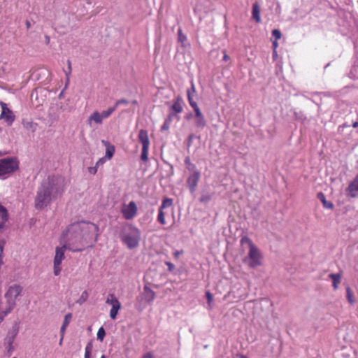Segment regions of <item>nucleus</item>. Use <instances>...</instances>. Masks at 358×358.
Masks as SVG:
<instances>
[{
  "label": "nucleus",
  "instance_id": "1",
  "mask_svg": "<svg viewBox=\"0 0 358 358\" xmlns=\"http://www.w3.org/2000/svg\"><path fill=\"white\" fill-rule=\"evenodd\" d=\"M98 227L90 222H80L71 224L60 238V244H65L68 250L81 251L92 238V234L98 231Z\"/></svg>",
  "mask_w": 358,
  "mask_h": 358
},
{
  "label": "nucleus",
  "instance_id": "2",
  "mask_svg": "<svg viewBox=\"0 0 358 358\" xmlns=\"http://www.w3.org/2000/svg\"><path fill=\"white\" fill-rule=\"evenodd\" d=\"M65 180L60 176H49L38 187L35 198V207L38 210L46 208L64 192Z\"/></svg>",
  "mask_w": 358,
  "mask_h": 358
},
{
  "label": "nucleus",
  "instance_id": "3",
  "mask_svg": "<svg viewBox=\"0 0 358 358\" xmlns=\"http://www.w3.org/2000/svg\"><path fill=\"white\" fill-rule=\"evenodd\" d=\"M240 243L242 245L248 244L249 247L248 256L244 259V262L248 263V266L252 268L261 266L262 255L252 240L248 236H243L241 238Z\"/></svg>",
  "mask_w": 358,
  "mask_h": 358
},
{
  "label": "nucleus",
  "instance_id": "4",
  "mask_svg": "<svg viewBox=\"0 0 358 358\" xmlns=\"http://www.w3.org/2000/svg\"><path fill=\"white\" fill-rule=\"evenodd\" d=\"M122 240L129 248H136L140 241L139 230L130 224L126 226L122 235Z\"/></svg>",
  "mask_w": 358,
  "mask_h": 358
},
{
  "label": "nucleus",
  "instance_id": "5",
  "mask_svg": "<svg viewBox=\"0 0 358 358\" xmlns=\"http://www.w3.org/2000/svg\"><path fill=\"white\" fill-rule=\"evenodd\" d=\"M19 160L15 157H8L0 159V176L10 175L19 169Z\"/></svg>",
  "mask_w": 358,
  "mask_h": 358
},
{
  "label": "nucleus",
  "instance_id": "6",
  "mask_svg": "<svg viewBox=\"0 0 358 358\" xmlns=\"http://www.w3.org/2000/svg\"><path fill=\"white\" fill-rule=\"evenodd\" d=\"M22 287L17 284L10 286L5 294V299L8 304L15 306L16 299L21 294Z\"/></svg>",
  "mask_w": 358,
  "mask_h": 358
},
{
  "label": "nucleus",
  "instance_id": "7",
  "mask_svg": "<svg viewBox=\"0 0 358 358\" xmlns=\"http://www.w3.org/2000/svg\"><path fill=\"white\" fill-rule=\"evenodd\" d=\"M138 211L136 203L131 201L129 203H123L121 208V213L125 220H130L134 219Z\"/></svg>",
  "mask_w": 358,
  "mask_h": 358
},
{
  "label": "nucleus",
  "instance_id": "8",
  "mask_svg": "<svg viewBox=\"0 0 358 358\" xmlns=\"http://www.w3.org/2000/svg\"><path fill=\"white\" fill-rule=\"evenodd\" d=\"M138 140L142 144V153L141 158L143 161H146L148 157V150H149V138L146 131L141 130L138 134Z\"/></svg>",
  "mask_w": 358,
  "mask_h": 358
},
{
  "label": "nucleus",
  "instance_id": "9",
  "mask_svg": "<svg viewBox=\"0 0 358 358\" xmlns=\"http://www.w3.org/2000/svg\"><path fill=\"white\" fill-rule=\"evenodd\" d=\"M1 113L0 119L3 120L8 125L10 126L15 120L13 113L7 107L6 103L1 102Z\"/></svg>",
  "mask_w": 358,
  "mask_h": 358
},
{
  "label": "nucleus",
  "instance_id": "10",
  "mask_svg": "<svg viewBox=\"0 0 358 358\" xmlns=\"http://www.w3.org/2000/svg\"><path fill=\"white\" fill-rule=\"evenodd\" d=\"M173 204V200L171 199H165L162 204L158 214V221L165 225L166 222L165 220V215L167 213L166 209L170 208Z\"/></svg>",
  "mask_w": 358,
  "mask_h": 358
},
{
  "label": "nucleus",
  "instance_id": "11",
  "mask_svg": "<svg viewBox=\"0 0 358 358\" xmlns=\"http://www.w3.org/2000/svg\"><path fill=\"white\" fill-rule=\"evenodd\" d=\"M200 178V173L198 171H195L192 174H191L187 180V183L189 190L192 192H194L196 189V187L198 185L199 180Z\"/></svg>",
  "mask_w": 358,
  "mask_h": 358
},
{
  "label": "nucleus",
  "instance_id": "12",
  "mask_svg": "<svg viewBox=\"0 0 358 358\" xmlns=\"http://www.w3.org/2000/svg\"><path fill=\"white\" fill-rule=\"evenodd\" d=\"M61 247H57L55 248V255L54 258V263L57 264H61L62 261L64 259V252L66 250H68V247L65 244H61Z\"/></svg>",
  "mask_w": 358,
  "mask_h": 358
},
{
  "label": "nucleus",
  "instance_id": "13",
  "mask_svg": "<svg viewBox=\"0 0 358 358\" xmlns=\"http://www.w3.org/2000/svg\"><path fill=\"white\" fill-rule=\"evenodd\" d=\"M103 119L99 114V111H94L93 113L90 115L88 117L87 122L90 127H93L96 124H101L103 122Z\"/></svg>",
  "mask_w": 358,
  "mask_h": 358
},
{
  "label": "nucleus",
  "instance_id": "14",
  "mask_svg": "<svg viewBox=\"0 0 358 358\" xmlns=\"http://www.w3.org/2000/svg\"><path fill=\"white\" fill-rule=\"evenodd\" d=\"M15 306L8 304L7 302L5 304L0 305V324L4 318L12 312Z\"/></svg>",
  "mask_w": 358,
  "mask_h": 358
},
{
  "label": "nucleus",
  "instance_id": "15",
  "mask_svg": "<svg viewBox=\"0 0 358 358\" xmlns=\"http://www.w3.org/2000/svg\"><path fill=\"white\" fill-rule=\"evenodd\" d=\"M347 191L351 197L357 196L358 194V174L355 176L354 180L349 184Z\"/></svg>",
  "mask_w": 358,
  "mask_h": 358
},
{
  "label": "nucleus",
  "instance_id": "16",
  "mask_svg": "<svg viewBox=\"0 0 358 358\" xmlns=\"http://www.w3.org/2000/svg\"><path fill=\"white\" fill-rule=\"evenodd\" d=\"M196 91H187V96L190 106L193 108L195 112V116L201 115V110L196 103V102L194 100V94Z\"/></svg>",
  "mask_w": 358,
  "mask_h": 358
},
{
  "label": "nucleus",
  "instance_id": "17",
  "mask_svg": "<svg viewBox=\"0 0 358 358\" xmlns=\"http://www.w3.org/2000/svg\"><path fill=\"white\" fill-rule=\"evenodd\" d=\"M102 144L106 147V155L104 157H106L108 160L110 159L115 153V147L111 145L108 141L102 140Z\"/></svg>",
  "mask_w": 358,
  "mask_h": 358
},
{
  "label": "nucleus",
  "instance_id": "18",
  "mask_svg": "<svg viewBox=\"0 0 358 358\" xmlns=\"http://www.w3.org/2000/svg\"><path fill=\"white\" fill-rule=\"evenodd\" d=\"M8 220V215L5 207L0 204V230L4 228Z\"/></svg>",
  "mask_w": 358,
  "mask_h": 358
},
{
  "label": "nucleus",
  "instance_id": "19",
  "mask_svg": "<svg viewBox=\"0 0 358 358\" xmlns=\"http://www.w3.org/2000/svg\"><path fill=\"white\" fill-rule=\"evenodd\" d=\"M182 106H183L182 99L180 97H178L171 106L172 112H174L176 114L180 113L182 111V108H183Z\"/></svg>",
  "mask_w": 358,
  "mask_h": 358
},
{
  "label": "nucleus",
  "instance_id": "20",
  "mask_svg": "<svg viewBox=\"0 0 358 358\" xmlns=\"http://www.w3.org/2000/svg\"><path fill=\"white\" fill-rule=\"evenodd\" d=\"M252 17L256 22L259 23L261 22L260 7L257 3H255L252 5Z\"/></svg>",
  "mask_w": 358,
  "mask_h": 358
},
{
  "label": "nucleus",
  "instance_id": "21",
  "mask_svg": "<svg viewBox=\"0 0 358 358\" xmlns=\"http://www.w3.org/2000/svg\"><path fill=\"white\" fill-rule=\"evenodd\" d=\"M71 318H72V314L71 313H68L65 315L64 317V320L63 321V324L60 328V334L62 335V336H64V333L66 331V327H68V325L69 324L71 320Z\"/></svg>",
  "mask_w": 358,
  "mask_h": 358
},
{
  "label": "nucleus",
  "instance_id": "22",
  "mask_svg": "<svg viewBox=\"0 0 358 358\" xmlns=\"http://www.w3.org/2000/svg\"><path fill=\"white\" fill-rule=\"evenodd\" d=\"M329 277L333 281V287L335 290H336L338 287V284L341 282V273H330Z\"/></svg>",
  "mask_w": 358,
  "mask_h": 358
},
{
  "label": "nucleus",
  "instance_id": "23",
  "mask_svg": "<svg viewBox=\"0 0 358 358\" xmlns=\"http://www.w3.org/2000/svg\"><path fill=\"white\" fill-rule=\"evenodd\" d=\"M317 198L321 201L324 208L328 209H332L334 208V204L331 202L327 201L325 196L322 192L317 194Z\"/></svg>",
  "mask_w": 358,
  "mask_h": 358
},
{
  "label": "nucleus",
  "instance_id": "24",
  "mask_svg": "<svg viewBox=\"0 0 358 358\" xmlns=\"http://www.w3.org/2000/svg\"><path fill=\"white\" fill-rule=\"evenodd\" d=\"M178 42L181 44L182 47L187 48L189 45L186 36L182 33L181 29H178Z\"/></svg>",
  "mask_w": 358,
  "mask_h": 358
},
{
  "label": "nucleus",
  "instance_id": "25",
  "mask_svg": "<svg viewBox=\"0 0 358 358\" xmlns=\"http://www.w3.org/2000/svg\"><path fill=\"white\" fill-rule=\"evenodd\" d=\"M106 303L111 305V306L121 305L118 299L113 294H108L106 301Z\"/></svg>",
  "mask_w": 358,
  "mask_h": 358
},
{
  "label": "nucleus",
  "instance_id": "26",
  "mask_svg": "<svg viewBox=\"0 0 358 358\" xmlns=\"http://www.w3.org/2000/svg\"><path fill=\"white\" fill-rule=\"evenodd\" d=\"M346 299L350 305H353L355 302V298L352 289L349 287H346Z\"/></svg>",
  "mask_w": 358,
  "mask_h": 358
},
{
  "label": "nucleus",
  "instance_id": "27",
  "mask_svg": "<svg viewBox=\"0 0 358 358\" xmlns=\"http://www.w3.org/2000/svg\"><path fill=\"white\" fill-rule=\"evenodd\" d=\"M144 297L148 301L153 300L155 298V292L152 291L147 285L144 287Z\"/></svg>",
  "mask_w": 358,
  "mask_h": 358
},
{
  "label": "nucleus",
  "instance_id": "28",
  "mask_svg": "<svg viewBox=\"0 0 358 358\" xmlns=\"http://www.w3.org/2000/svg\"><path fill=\"white\" fill-rule=\"evenodd\" d=\"M116 106L110 107L106 110H103L99 113L103 120L106 119L110 116V115L115 110Z\"/></svg>",
  "mask_w": 358,
  "mask_h": 358
},
{
  "label": "nucleus",
  "instance_id": "29",
  "mask_svg": "<svg viewBox=\"0 0 358 358\" xmlns=\"http://www.w3.org/2000/svg\"><path fill=\"white\" fill-rule=\"evenodd\" d=\"M121 308V305L112 306L110 310V317L112 320H115L119 310Z\"/></svg>",
  "mask_w": 358,
  "mask_h": 358
},
{
  "label": "nucleus",
  "instance_id": "30",
  "mask_svg": "<svg viewBox=\"0 0 358 358\" xmlns=\"http://www.w3.org/2000/svg\"><path fill=\"white\" fill-rule=\"evenodd\" d=\"M185 164L187 166V169L190 171H192L193 173L195 171H197L196 169V166L195 164H192L191 162V160H190V158L189 157H187L185 159Z\"/></svg>",
  "mask_w": 358,
  "mask_h": 358
},
{
  "label": "nucleus",
  "instance_id": "31",
  "mask_svg": "<svg viewBox=\"0 0 358 358\" xmlns=\"http://www.w3.org/2000/svg\"><path fill=\"white\" fill-rule=\"evenodd\" d=\"M196 117L198 118V120L196 122V125L198 127H204L206 126V121H205L204 117L202 115V113H201L200 116H196Z\"/></svg>",
  "mask_w": 358,
  "mask_h": 358
},
{
  "label": "nucleus",
  "instance_id": "32",
  "mask_svg": "<svg viewBox=\"0 0 358 358\" xmlns=\"http://www.w3.org/2000/svg\"><path fill=\"white\" fill-rule=\"evenodd\" d=\"M96 335H97V339L99 340L100 341H103V338L106 335L104 329L103 327H100L98 330Z\"/></svg>",
  "mask_w": 358,
  "mask_h": 358
},
{
  "label": "nucleus",
  "instance_id": "33",
  "mask_svg": "<svg viewBox=\"0 0 358 358\" xmlns=\"http://www.w3.org/2000/svg\"><path fill=\"white\" fill-rule=\"evenodd\" d=\"M5 245V241L3 240L0 241V266L3 264V248Z\"/></svg>",
  "mask_w": 358,
  "mask_h": 358
},
{
  "label": "nucleus",
  "instance_id": "34",
  "mask_svg": "<svg viewBox=\"0 0 358 358\" xmlns=\"http://www.w3.org/2000/svg\"><path fill=\"white\" fill-rule=\"evenodd\" d=\"M173 116V115L172 114H170L169 118L165 121L164 124L162 126V130H167L169 128V123Z\"/></svg>",
  "mask_w": 358,
  "mask_h": 358
},
{
  "label": "nucleus",
  "instance_id": "35",
  "mask_svg": "<svg viewBox=\"0 0 358 358\" xmlns=\"http://www.w3.org/2000/svg\"><path fill=\"white\" fill-rule=\"evenodd\" d=\"M92 349V346L91 343H88L85 347V357H90Z\"/></svg>",
  "mask_w": 358,
  "mask_h": 358
},
{
  "label": "nucleus",
  "instance_id": "36",
  "mask_svg": "<svg viewBox=\"0 0 358 358\" xmlns=\"http://www.w3.org/2000/svg\"><path fill=\"white\" fill-rule=\"evenodd\" d=\"M54 274L57 276L60 274V272L62 271L61 264H57L56 263H54Z\"/></svg>",
  "mask_w": 358,
  "mask_h": 358
},
{
  "label": "nucleus",
  "instance_id": "37",
  "mask_svg": "<svg viewBox=\"0 0 358 358\" xmlns=\"http://www.w3.org/2000/svg\"><path fill=\"white\" fill-rule=\"evenodd\" d=\"M14 338L15 335L8 338V352H11L13 350V343L14 341Z\"/></svg>",
  "mask_w": 358,
  "mask_h": 358
},
{
  "label": "nucleus",
  "instance_id": "38",
  "mask_svg": "<svg viewBox=\"0 0 358 358\" xmlns=\"http://www.w3.org/2000/svg\"><path fill=\"white\" fill-rule=\"evenodd\" d=\"M88 297V293L85 291L82 293L80 299L78 300V303H82L83 302L85 301Z\"/></svg>",
  "mask_w": 358,
  "mask_h": 358
},
{
  "label": "nucleus",
  "instance_id": "39",
  "mask_svg": "<svg viewBox=\"0 0 358 358\" xmlns=\"http://www.w3.org/2000/svg\"><path fill=\"white\" fill-rule=\"evenodd\" d=\"M272 35L275 37V40H278L281 38V33L278 29H273L272 31Z\"/></svg>",
  "mask_w": 358,
  "mask_h": 358
},
{
  "label": "nucleus",
  "instance_id": "40",
  "mask_svg": "<svg viewBox=\"0 0 358 358\" xmlns=\"http://www.w3.org/2000/svg\"><path fill=\"white\" fill-rule=\"evenodd\" d=\"M106 160H108L106 159V157H101L100 158L96 163V166L99 168L100 166L103 165V164L106 163Z\"/></svg>",
  "mask_w": 358,
  "mask_h": 358
},
{
  "label": "nucleus",
  "instance_id": "41",
  "mask_svg": "<svg viewBox=\"0 0 358 358\" xmlns=\"http://www.w3.org/2000/svg\"><path fill=\"white\" fill-rule=\"evenodd\" d=\"M67 64H68V70L67 71H65V74L67 78H69V75L71 74V71H72V69H71V62L70 60H68L67 61Z\"/></svg>",
  "mask_w": 358,
  "mask_h": 358
},
{
  "label": "nucleus",
  "instance_id": "42",
  "mask_svg": "<svg viewBox=\"0 0 358 358\" xmlns=\"http://www.w3.org/2000/svg\"><path fill=\"white\" fill-rule=\"evenodd\" d=\"M206 296L208 299V303L209 306H210L211 302L213 301V294L210 292H206Z\"/></svg>",
  "mask_w": 358,
  "mask_h": 358
},
{
  "label": "nucleus",
  "instance_id": "43",
  "mask_svg": "<svg viewBox=\"0 0 358 358\" xmlns=\"http://www.w3.org/2000/svg\"><path fill=\"white\" fill-rule=\"evenodd\" d=\"M358 70V66H354L351 70V74L353 78H358V73L357 72Z\"/></svg>",
  "mask_w": 358,
  "mask_h": 358
},
{
  "label": "nucleus",
  "instance_id": "44",
  "mask_svg": "<svg viewBox=\"0 0 358 358\" xmlns=\"http://www.w3.org/2000/svg\"><path fill=\"white\" fill-rule=\"evenodd\" d=\"M97 170H98V167L96 165L94 166L88 168V171L92 175H95L97 172Z\"/></svg>",
  "mask_w": 358,
  "mask_h": 358
},
{
  "label": "nucleus",
  "instance_id": "45",
  "mask_svg": "<svg viewBox=\"0 0 358 358\" xmlns=\"http://www.w3.org/2000/svg\"><path fill=\"white\" fill-rule=\"evenodd\" d=\"M210 196L209 195H207V196H203L201 197L200 199V201L201 202H206V201H208L210 200Z\"/></svg>",
  "mask_w": 358,
  "mask_h": 358
},
{
  "label": "nucleus",
  "instance_id": "46",
  "mask_svg": "<svg viewBox=\"0 0 358 358\" xmlns=\"http://www.w3.org/2000/svg\"><path fill=\"white\" fill-rule=\"evenodd\" d=\"M166 264L168 266L169 270L170 271H172L175 268L174 265L171 262H166Z\"/></svg>",
  "mask_w": 358,
  "mask_h": 358
},
{
  "label": "nucleus",
  "instance_id": "47",
  "mask_svg": "<svg viewBox=\"0 0 358 358\" xmlns=\"http://www.w3.org/2000/svg\"><path fill=\"white\" fill-rule=\"evenodd\" d=\"M122 103H127V101L125 100V99H121V100H119L116 102V104L115 106H117L118 105L120 104H122Z\"/></svg>",
  "mask_w": 358,
  "mask_h": 358
},
{
  "label": "nucleus",
  "instance_id": "48",
  "mask_svg": "<svg viewBox=\"0 0 358 358\" xmlns=\"http://www.w3.org/2000/svg\"><path fill=\"white\" fill-rule=\"evenodd\" d=\"M278 55L277 51L273 50V59L274 61H275L278 59Z\"/></svg>",
  "mask_w": 358,
  "mask_h": 358
},
{
  "label": "nucleus",
  "instance_id": "49",
  "mask_svg": "<svg viewBox=\"0 0 358 358\" xmlns=\"http://www.w3.org/2000/svg\"><path fill=\"white\" fill-rule=\"evenodd\" d=\"M182 252V251H176L174 252L173 253V256L176 257V258H178Z\"/></svg>",
  "mask_w": 358,
  "mask_h": 358
},
{
  "label": "nucleus",
  "instance_id": "50",
  "mask_svg": "<svg viewBox=\"0 0 358 358\" xmlns=\"http://www.w3.org/2000/svg\"><path fill=\"white\" fill-rule=\"evenodd\" d=\"M278 43L277 42V40H275V41L273 42V50H276V48H278Z\"/></svg>",
  "mask_w": 358,
  "mask_h": 358
},
{
  "label": "nucleus",
  "instance_id": "51",
  "mask_svg": "<svg viewBox=\"0 0 358 358\" xmlns=\"http://www.w3.org/2000/svg\"><path fill=\"white\" fill-rule=\"evenodd\" d=\"M222 59L224 61H228L229 59V57L226 54L225 51H224V56Z\"/></svg>",
  "mask_w": 358,
  "mask_h": 358
},
{
  "label": "nucleus",
  "instance_id": "52",
  "mask_svg": "<svg viewBox=\"0 0 358 358\" xmlns=\"http://www.w3.org/2000/svg\"><path fill=\"white\" fill-rule=\"evenodd\" d=\"M143 358H154V357L150 353H148L144 356Z\"/></svg>",
  "mask_w": 358,
  "mask_h": 358
},
{
  "label": "nucleus",
  "instance_id": "53",
  "mask_svg": "<svg viewBox=\"0 0 358 358\" xmlns=\"http://www.w3.org/2000/svg\"><path fill=\"white\" fill-rule=\"evenodd\" d=\"M30 26H31L30 22L29 20H27L26 21V27H27V28L29 29Z\"/></svg>",
  "mask_w": 358,
  "mask_h": 358
},
{
  "label": "nucleus",
  "instance_id": "54",
  "mask_svg": "<svg viewBox=\"0 0 358 358\" xmlns=\"http://www.w3.org/2000/svg\"><path fill=\"white\" fill-rule=\"evenodd\" d=\"M63 338H64V336H62V335L61 334V338H60V341H59V344L60 345H62Z\"/></svg>",
  "mask_w": 358,
  "mask_h": 358
},
{
  "label": "nucleus",
  "instance_id": "55",
  "mask_svg": "<svg viewBox=\"0 0 358 358\" xmlns=\"http://www.w3.org/2000/svg\"><path fill=\"white\" fill-rule=\"evenodd\" d=\"M352 127L354 128L358 127V122H355V123H353Z\"/></svg>",
  "mask_w": 358,
  "mask_h": 358
},
{
  "label": "nucleus",
  "instance_id": "56",
  "mask_svg": "<svg viewBox=\"0 0 358 358\" xmlns=\"http://www.w3.org/2000/svg\"><path fill=\"white\" fill-rule=\"evenodd\" d=\"M63 95V91L61 92V93L59 94V98L61 99Z\"/></svg>",
  "mask_w": 358,
  "mask_h": 358
},
{
  "label": "nucleus",
  "instance_id": "57",
  "mask_svg": "<svg viewBox=\"0 0 358 358\" xmlns=\"http://www.w3.org/2000/svg\"><path fill=\"white\" fill-rule=\"evenodd\" d=\"M46 41H47V43H48L50 42V38L46 36Z\"/></svg>",
  "mask_w": 358,
  "mask_h": 358
},
{
  "label": "nucleus",
  "instance_id": "58",
  "mask_svg": "<svg viewBox=\"0 0 358 358\" xmlns=\"http://www.w3.org/2000/svg\"><path fill=\"white\" fill-rule=\"evenodd\" d=\"M240 358H248V357H245V356H244V355H241V356L240 357Z\"/></svg>",
  "mask_w": 358,
  "mask_h": 358
},
{
  "label": "nucleus",
  "instance_id": "59",
  "mask_svg": "<svg viewBox=\"0 0 358 358\" xmlns=\"http://www.w3.org/2000/svg\"><path fill=\"white\" fill-rule=\"evenodd\" d=\"M54 116H55V118H56V117H58V115L57 114H54Z\"/></svg>",
  "mask_w": 358,
  "mask_h": 358
},
{
  "label": "nucleus",
  "instance_id": "60",
  "mask_svg": "<svg viewBox=\"0 0 358 358\" xmlns=\"http://www.w3.org/2000/svg\"><path fill=\"white\" fill-rule=\"evenodd\" d=\"M101 358H106V356L104 355H103Z\"/></svg>",
  "mask_w": 358,
  "mask_h": 358
},
{
  "label": "nucleus",
  "instance_id": "61",
  "mask_svg": "<svg viewBox=\"0 0 358 358\" xmlns=\"http://www.w3.org/2000/svg\"><path fill=\"white\" fill-rule=\"evenodd\" d=\"M52 108H50V110L49 111V113L51 114Z\"/></svg>",
  "mask_w": 358,
  "mask_h": 358
},
{
  "label": "nucleus",
  "instance_id": "62",
  "mask_svg": "<svg viewBox=\"0 0 358 358\" xmlns=\"http://www.w3.org/2000/svg\"><path fill=\"white\" fill-rule=\"evenodd\" d=\"M85 358H90V357H85Z\"/></svg>",
  "mask_w": 358,
  "mask_h": 358
}]
</instances>
